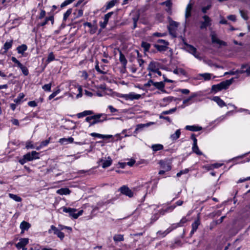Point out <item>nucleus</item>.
Masks as SVG:
<instances>
[{"label":"nucleus","mask_w":250,"mask_h":250,"mask_svg":"<svg viewBox=\"0 0 250 250\" xmlns=\"http://www.w3.org/2000/svg\"><path fill=\"white\" fill-rule=\"evenodd\" d=\"M233 81V78H231L229 80H227L225 81H223L217 84L213 85L211 87L212 92L216 93L222 89H226L229 87V86L232 83Z\"/></svg>","instance_id":"f257e3e1"},{"label":"nucleus","mask_w":250,"mask_h":250,"mask_svg":"<svg viewBox=\"0 0 250 250\" xmlns=\"http://www.w3.org/2000/svg\"><path fill=\"white\" fill-rule=\"evenodd\" d=\"M244 73H246L247 76L250 75V65L249 66L247 64H243L242 65L240 69L237 70L236 71H230L229 72H225L224 73V75L228 74L233 75Z\"/></svg>","instance_id":"f03ea898"},{"label":"nucleus","mask_w":250,"mask_h":250,"mask_svg":"<svg viewBox=\"0 0 250 250\" xmlns=\"http://www.w3.org/2000/svg\"><path fill=\"white\" fill-rule=\"evenodd\" d=\"M92 122L90 123L89 126H91L95 124L102 123L107 120V115L105 114L99 113L92 116Z\"/></svg>","instance_id":"7ed1b4c3"},{"label":"nucleus","mask_w":250,"mask_h":250,"mask_svg":"<svg viewBox=\"0 0 250 250\" xmlns=\"http://www.w3.org/2000/svg\"><path fill=\"white\" fill-rule=\"evenodd\" d=\"M62 210L64 212L69 213V215L74 219L78 218L80 216L82 215L83 213V210H80L77 213H76L77 209L63 207Z\"/></svg>","instance_id":"20e7f679"},{"label":"nucleus","mask_w":250,"mask_h":250,"mask_svg":"<svg viewBox=\"0 0 250 250\" xmlns=\"http://www.w3.org/2000/svg\"><path fill=\"white\" fill-rule=\"evenodd\" d=\"M159 44H156L154 47L159 51H166L167 48L168 42L164 40L159 39L157 41Z\"/></svg>","instance_id":"39448f33"},{"label":"nucleus","mask_w":250,"mask_h":250,"mask_svg":"<svg viewBox=\"0 0 250 250\" xmlns=\"http://www.w3.org/2000/svg\"><path fill=\"white\" fill-rule=\"evenodd\" d=\"M48 232L49 234L53 233V234L56 235L61 240H62L64 237V233L54 225L51 226Z\"/></svg>","instance_id":"423d86ee"},{"label":"nucleus","mask_w":250,"mask_h":250,"mask_svg":"<svg viewBox=\"0 0 250 250\" xmlns=\"http://www.w3.org/2000/svg\"><path fill=\"white\" fill-rule=\"evenodd\" d=\"M179 24L178 22L171 21L169 23V25L168 26V29L169 32L171 35H172L173 37H176V30L178 27Z\"/></svg>","instance_id":"0eeeda50"},{"label":"nucleus","mask_w":250,"mask_h":250,"mask_svg":"<svg viewBox=\"0 0 250 250\" xmlns=\"http://www.w3.org/2000/svg\"><path fill=\"white\" fill-rule=\"evenodd\" d=\"M203 19L204 21L200 22V28L201 29H206L207 27L210 26L211 24V20L208 16L204 15Z\"/></svg>","instance_id":"6e6552de"},{"label":"nucleus","mask_w":250,"mask_h":250,"mask_svg":"<svg viewBox=\"0 0 250 250\" xmlns=\"http://www.w3.org/2000/svg\"><path fill=\"white\" fill-rule=\"evenodd\" d=\"M210 37L212 43H216L220 45L226 46L227 43L224 41H221L217 37V35L214 31H212L210 33Z\"/></svg>","instance_id":"1a4fd4ad"},{"label":"nucleus","mask_w":250,"mask_h":250,"mask_svg":"<svg viewBox=\"0 0 250 250\" xmlns=\"http://www.w3.org/2000/svg\"><path fill=\"white\" fill-rule=\"evenodd\" d=\"M28 238H21L20 239L19 242L16 244V247L19 250L22 249L23 250H26V249L25 248V247L28 244Z\"/></svg>","instance_id":"9d476101"},{"label":"nucleus","mask_w":250,"mask_h":250,"mask_svg":"<svg viewBox=\"0 0 250 250\" xmlns=\"http://www.w3.org/2000/svg\"><path fill=\"white\" fill-rule=\"evenodd\" d=\"M120 192L130 198L133 196V192L127 186H123L119 189Z\"/></svg>","instance_id":"9b49d317"},{"label":"nucleus","mask_w":250,"mask_h":250,"mask_svg":"<svg viewBox=\"0 0 250 250\" xmlns=\"http://www.w3.org/2000/svg\"><path fill=\"white\" fill-rule=\"evenodd\" d=\"M113 14V12H110L108 13L107 14H105L104 18V21L103 22H100V26L102 28L104 29V28L109 20V19L111 17V16Z\"/></svg>","instance_id":"f8f14e48"},{"label":"nucleus","mask_w":250,"mask_h":250,"mask_svg":"<svg viewBox=\"0 0 250 250\" xmlns=\"http://www.w3.org/2000/svg\"><path fill=\"white\" fill-rule=\"evenodd\" d=\"M174 100L173 97L172 96H168L165 98H164L162 100L161 103H160V106L165 107L168 105L170 103H171L173 100Z\"/></svg>","instance_id":"ddd939ff"},{"label":"nucleus","mask_w":250,"mask_h":250,"mask_svg":"<svg viewBox=\"0 0 250 250\" xmlns=\"http://www.w3.org/2000/svg\"><path fill=\"white\" fill-rule=\"evenodd\" d=\"M153 86H154L158 90H160L162 93H167V91L165 89V84L164 82H154V83H153Z\"/></svg>","instance_id":"4468645a"},{"label":"nucleus","mask_w":250,"mask_h":250,"mask_svg":"<svg viewBox=\"0 0 250 250\" xmlns=\"http://www.w3.org/2000/svg\"><path fill=\"white\" fill-rule=\"evenodd\" d=\"M178 227H181L180 225L178 223L172 224L170 227H169L167 230L164 231V235H163V236H166L172 230Z\"/></svg>","instance_id":"2eb2a0df"},{"label":"nucleus","mask_w":250,"mask_h":250,"mask_svg":"<svg viewBox=\"0 0 250 250\" xmlns=\"http://www.w3.org/2000/svg\"><path fill=\"white\" fill-rule=\"evenodd\" d=\"M212 100L216 102L220 107L226 106V103L218 96H215Z\"/></svg>","instance_id":"dca6fc26"},{"label":"nucleus","mask_w":250,"mask_h":250,"mask_svg":"<svg viewBox=\"0 0 250 250\" xmlns=\"http://www.w3.org/2000/svg\"><path fill=\"white\" fill-rule=\"evenodd\" d=\"M93 114L94 112L92 110H84L83 112L78 113L77 117L78 118H82L88 115H93Z\"/></svg>","instance_id":"f3484780"},{"label":"nucleus","mask_w":250,"mask_h":250,"mask_svg":"<svg viewBox=\"0 0 250 250\" xmlns=\"http://www.w3.org/2000/svg\"><path fill=\"white\" fill-rule=\"evenodd\" d=\"M200 222L199 219H197L192 224V229L190 232V234L192 235L197 229Z\"/></svg>","instance_id":"a211bd4d"},{"label":"nucleus","mask_w":250,"mask_h":250,"mask_svg":"<svg viewBox=\"0 0 250 250\" xmlns=\"http://www.w3.org/2000/svg\"><path fill=\"white\" fill-rule=\"evenodd\" d=\"M160 164L162 167L165 169V171H168L171 170V167L169 162H165L163 161H160Z\"/></svg>","instance_id":"6ab92c4d"},{"label":"nucleus","mask_w":250,"mask_h":250,"mask_svg":"<svg viewBox=\"0 0 250 250\" xmlns=\"http://www.w3.org/2000/svg\"><path fill=\"white\" fill-rule=\"evenodd\" d=\"M185 129L191 131H200L202 129V127L201 126H198L196 125H186L185 127Z\"/></svg>","instance_id":"aec40b11"},{"label":"nucleus","mask_w":250,"mask_h":250,"mask_svg":"<svg viewBox=\"0 0 250 250\" xmlns=\"http://www.w3.org/2000/svg\"><path fill=\"white\" fill-rule=\"evenodd\" d=\"M73 140H74V139L72 137H70L68 138H61L59 140V142L60 143H61L62 144L66 145V144H68V143H73Z\"/></svg>","instance_id":"412c9836"},{"label":"nucleus","mask_w":250,"mask_h":250,"mask_svg":"<svg viewBox=\"0 0 250 250\" xmlns=\"http://www.w3.org/2000/svg\"><path fill=\"white\" fill-rule=\"evenodd\" d=\"M30 224L25 221H22L20 224V228L21 229V232H23L24 230H28L30 227Z\"/></svg>","instance_id":"4be33fe9"},{"label":"nucleus","mask_w":250,"mask_h":250,"mask_svg":"<svg viewBox=\"0 0 250 250\" xmlns=\"http://www.w3.org/2000/svg\"><path fill=\"white\" fill-rule=\"evenodd\" d=\"M119 61L122 64L124 67L125 68L127 61L125 55L122 53L121 51H120Z\"/></svg>","instance_id":"5701e85b"},{"label":"nucleus","mask_w":250,"mask_h":250,"mask_svg":"<svg viewBox=\"0 0 250 250\" xmlns=\"http://www.w3.org/2000/svg\"><path fill=\"white\" fill-rule=\"evenodd\" d=\"M185 48L188 52L192 55L196 52V48L190 44H185Z\"/></svg>","instance_id":"b1692460"},{"label":"nucleus","mask_w":250,"mask_h":250,"mask_svg":"<svg viewBox=\"0 0 250 250\" xmlns=\"http://www.w3.org/2000/svg\"><path fill=\"white\" fill-rule=\"evenodd\" d=\"M48 21H51L52 24H53V23H54V17H53V16H49L48 17L46 18L45 21L43 22L39 23L38 24V26H43L45 25H46V24H47Z\"/></svg>","instance_id":"393cba45"},{"label":"nucleus","mask_w":250,"mask_h":250,"mask_svg":"<svg viewBox=\"0 0 250 250\" xmlns=\"http://www.w3.org/2000/svg\"><path fill=\"white\" fill-rule=\"evenodd\" d=\"M141 97V95L136 94L134 92L129 93V100L133 101L134 100H138Z\"/></svg>","instance_id":"a878e982"},{"label":"nucleus","mask_w":250,"mask_h":250,"mask_svg":"<svg viewBox=\"0 0 250 250\" xmlns=\"http://www.w3.org/2000/svg\"><path fill=\"white\" fill-rule=\"evenodd\" d=\"M70 193V191L67 188H62L57 190V193L60 195H67Z\"/></svg>","instance_id":"bb28decb"},{"label":"nucleus","mask_w":250,"mask_h":250,"mask_svg":"<svg viewBox=\"0 0 250 250\" xmlns=\"http://www.w3.org/2000/svg\"><path fill=\"white\" fill-rule=\"evenodd\" d=\"M17 66L18 67H19L21 69V70L22 73L24 74V75L27 76L28 75V74H29L28 70L26 66H24L21 62L20 63H19L17 65Z\"/></svg>","instance_id":"cd10ccee"},{"label":"nucleus","mask_w":250,"mask_h":250,"mask_svg":"<svg viewBox=\"0 0 250 250\" xmlns=\"http://www.w3.org/2000/svg\"><path fill=\"white\" fill-rule=\"evenodd\" d=\"M192 9V4L189 3L188 4L186 9L185 18L186 19L188 18L191 16V11Z\"/></svg>","instance_id":"c85d7f7f"},{"label":"nucleus","mask_w":250,"mask_h":250,"mask_svg":"<svg viewBox=\"0 0 250 250\" xmlns=\"http://www.w3.org/2000/svg\"><path fill=\"white\" fill-rule=\"evenodd\" d=\"M148 124H140L137 125L134 133L137 134L139 131H141L144 127L148 126Z\"/></svg>","instance_id":"c756f323"},{"label":"nucleus","mask_w":250,"mask_h":250,"mask_svg":"<svg viewBox=\"0 0 250 250\" xmlns=\"http://www.w3.org/2000/svg\"><path fill=\"white\" fill-rule=\"evenodd\" d=\"M27 49V47L25 44H22L19 46L17 48L18 53L19 54H23Z\"/></svg>","instance_id":"7c9ffc66"},{"label":"nucleus","mask_w":250,"mask_h":250,"mask_svg":"<svg viewBox=\"0 0 250 250\" xmlns=\"http://www.w3.org/2000/svg\"><path fill=\"white\" fill-rule=\"evenodd\" d=\"M13 44V41L10 40L9 42H6L3 45V49H4V53H6L8 50L11 48Z\"/></svg>","instance_id":"2f4dec72"},{"label":"nucleus","mask_w":250,"mask_h":250,"mask_svg":"<svg viewBox=\"0 0 250 250\" xmlns=\"http://www.w3.org/2000/svg\"><path fill=\"white\" fill-rule=\"evenodd\" d=\"M180 134V129H177L174 134L171 135L170 139L173 141L176 140L179 138Z\"/></svg>","instance_id":"473e14b6"},{"label":"nucleus","mask_w":250,"mask_h":250,"mask_svg":"<svg viewBox=\"0 0 250 250\" xmlns=\"http://www.w3.org/2000/svg\"><path fill=\"white\" fill-rule=\"evenodd\" d=\"M151 147L153 151L156 152L159 150H162L164 148V146L161 144H155L152 145Z\"/></svg>","instance_id":"72a5a7b5"},{"label":"nucleus","mask_w":250,"mask_h":250,"mask_svg":"<svg viewBox=\"0 0 250 250\" xmlns=\"http://www.w3.org/2000/svg\"><path fill=\"white\" fill-rule=\"evenodd\" d=\"M192 149L193 152L198 155H201L203 154L202 152L199 149V147L197 146V143L193 144Z\"/></svg>","instance_id":"f704fd0d"},{"label":"nucleus","mask_w":250,"mask_h":250,"mask_svg":"<svg viewBox=\"0 0 250 250\" xmlns=\"http://www.w3.org/2000/svg\"><path fill=\"white\" fill-rule=\"evenodd\" d=\"M9 197L13 199V200L15 201L16 202H21L22 201V199L21 197L12 193H9L8 194Z\"/></svg>","instance_id":"c9c22d12"},{"label":"nucleus","mask_w":250,"mask_h":250,"mask_svg":"<svg viewBox=\"0 0 250 250\" xmlns=\"http://www.w3.org/2000/svg\"><path fill=\"white\" fill-rule=\"evenodd\" d=\"M147 69L152 72L156 71L157 68L155 62H151L149 64Z\"/></svg>","instance_id":"e433bc0d"},{"label":"nucleus","mask_w":250,"mask_h":250,"mask_svg":"<svg viewBox=\"0 0 250 250\" xmlns=\"http://www.w3.org/2000/svg\"><path fill=\"white\" fill-rule=\"evenodd\" d=\"M112 162V161L110 157H108L107 160L104 161L102 167L103 168H106L109 167L111 165Z\"/></svg>","instance_id":"4c0bfd02"},{"label":"nucleus","mask_w":250,"mask_h":250,"mask_svg":"<svg viewBox=\"0 0 250 250\" xmlns=\"http://www.w3.org/2000/svg\"><path fill=\"white\" fill-rule=\"evenodd\" d=\"M141 46L144 48L145 52H147L148 51L150 47V44L146 42H142Z\"/></svg>","instance_id":"58836bf2"},{"label":"nucleus","mask_w":250,"mask_h":250,"mask_svg":"<svg viewBox=\"0 0 250 250\" xmlns=\"http://www.w3.org/2000/svg\"><path fill=\"white\" fill-rule=\"evenodd\" d=\"M113 240L116 242L123 241L124 240V235L122 234H116L113 237Z\"/></svg>","instance_id":"ea45409f"},{"label":"nucleus","mask_w":250,"mask_h":250,"mask_svg":"<svg viewBox=\"0 0 250 250\" xmlns=\"http://www.w3.org/2000/svg\"><path fill=\"white\" fill-rule=\"evenodd\" d=\"M25 95L23 93H20L17 98L15 99L14 101L16 104H20L21 100L24 97Z\"/></svg>","instance_id":"a19ab883"},{"label":"nucleus","mask_w":250,"mask_h":250,"mask_svg":"<svg viewBox=\"0 0 250 250\" xmlns=\"http://www.w3.org/2000/svg\"><path fill=\"white\" fill-rule=\"evenodd\" d=\"M161 4L162 5H166L168 8V9L167 10V11H170L171 7L172 5V2L171 1V0H167L164 2H162Z\"/></svg>","instance_id":"79ce46f5"},{"label":"nucleus","mask_w":250,"mask_h":250,"mask_svg":"<svg viewBox=\"0 0 250 250\" xmlns=\"http://www.w3.org/2000/svg\"><path fill=\"white\" fill-rule=\"evenodd\" d=\"M173 73L175 74L186 75V71L182 68H177L173 70Z\"/></svg>","instance_id":"37998d69"},{"label":"nucleus","mask_w":250,"mask_h":250,"mask_svg":"<svg viewBox=\"0 0 250 250\" xmlns=\"http://www.w3.org/2000/svg\"><path fill=\"white\" fill-rule=\"evenodd\" d=\"M116 2H117L116 0H112L110 1H109L107 4L106 9H109L112 8L115 5Z\"/></svg>","instance_id":"c03bdc74"},{"label":"nucleus","mask_w":250,"mask_h":250,"mask_svg":"<svg viewBox=\"0 0 250 250\" xmlns=\"http://www.w3.org/2000/svg\"><path fill=\"white\" fill-rule=\"evenodd\" d=\"M55 60V56L53 54V52H50L47 57V59L46 62L47 63H49L50 62L54 61Z\"/></svg>","instance_id":"a18cd8bd"},{"label":"nucleus","mask_w":250,"mask_h":250,"mask_svg":"<svg viewBox=\"0 0 250 250\" xmlns=\"http://www.w3.org/2000/svg\"><path fill=\"white\" fill-rule=\"evenodd\" d=\"M42 88L44 91L50 92L51 91V83H50L44 84V85L42 86Z\"/></svg>","instance_id":"49530a36"},{"label":"nucleus","mask_w":250,"mask_h":250,"mask_svg":"<svg viewBox=\"0 0 250 250\" xmlns=\"http://www.w3.org/2000/svg\"><path fill=\"white\" fill-rule=\"evenodd\" d=\"M72 13V9H68L63 15V20L65 21Z\"/></svg>","instance_id":"de8ad7c7"},{"label":"nucleus","mask_w":250,"mask_h":250,"mask_svg":"<svg viewBox=\"0 0 250 250\" xmlns=\"http://www.w3.org/2000/svg\"><path fill=\"white\" fill-rule=\"evenodd\" d=\"M140 17V14L139 12H135L132 17L133 22H137Z\"/></svg>","instance_id":"09e8293b"},{"label":"nucleus","mask_w":250,"mask_h":250,"mask_svg":"<svg viewBox=\"0 0 250 250\" xmlns=\"http://www.w3.org/2000/svg\"><path fill=\"white\" fill-rule=\"evenodd\" d=\"M176 110V108L175 107L173 108H171L168 110L164 111L162 112V114H163V115L170 114L174 113Z\"/></svg>","instance_id":"8fccbe9b"},{"label":"nucleus","mask_w":250,"mask_h":250,"mask_svg":"<svg viewBox=\"0 0 250 250\" xmlns=\"http://www.w3.org/2000/svg\"><path fill=\"white\" fill-rule=\"evenodd\" d=\"M30 154L33 160L39 159V153L36 151H32Z\"/></svg>","instance_id":"3c124183"},{"label":"nucleus","mask_w":250,"mask_h":250,"mask_svg":"<svg viewBox=\"0 0 250 250\" xmlns=\"http://www.w3.org/2000/svg\"><path fill=\"white\" fill-rule=\"evenodd\" d=\"M189 169L188 168H186L184 170H180L179 172L177 173V177H180L182 174H187L188 172Z\"/></svg>","instance_id":"603ef678"},{"label":"nucleus","mask_w":250,"mask_h":250,"mask_svg":"<svg viewBox=\"0 0 250 250\" xmlns=\"http://www.w3.org/2000/svg\"><path fill=\"white\" fill-rule=\"evenodd\" d=\"M75 0H65L64 2H63L61 5V7L62 8V7H64L66 6H67V5L71 3L72 2H73Z\"/></svg>","instance_id":"864d4df0"},{"label":"nucleus","mask_w":250,"mask_h":250,"mask_svg":"<svg viewBox=\"0 0 250 250\" xmlns=\"http://www.w3.org/2000/svg\"><path fill=\"white\" fill-rule=\"evenodd\" d=\"M229 113V112H228L225 115H223L219 117L216 120H215L214 122H217V123L222 122L226 119V116Z\"/></svg>","instance_id":"5fc2aeb1"},{"label":"nucleus","mask_w":250,"mask_h":250,"mask_svg":"<svg viewBox=\"0 0 250 250\" xmlns=\"http://www.w3.org/2000/svg\"><path fill=\"white\" fill-rule=\"evenodd\" d=\"M229 113V112H228L225 115H223L219 117L216 120H215L214 122H217V123L222 122L226 119V116Z\"/></svg>","instance_id":"6e6d98bb"},{"label":"nucleus","mask_w":250,"mask_h":250,"mask_svg":"<svg viewBox=\"0 0 250 250\" xmlns=\"http://www.w3.org/2000/svg\"><path fill=\"white\" fill-rule=\"evenodd\" d=\"M95 68L96 69V70L100 74H106V72L104 71V70H101L100 67H99V66L98 65V62L97 63L96 65H95Z\"/></svg>","instance_id":"4d7b16f0"},{"label":"nucleus","mask_w":250,"mask_h":250,"mask_svg":"<svg viewBox=\"0 0 250 250\" xmlns=\"http://www.w3.org/2000/svg\"><path fill=\"white\" fill-rule=\"evenodd\" d=\"M60 92V89H58L56 91L53 92L48 97L49 100H51L54 97H55L58 94H59Z\"/></svg>","instance_id":"13d9d810"},{"label":"nucleus","mask_w":250,"mask_h":250,"mask_svg":"<svg viewBox=\"0 0 250 250\" xmlns=\"http://www.w3.org/2000/svg\"><path fill=\"white\" fill-rule=\"evenodd\" d=\"M223 165V164H219V163H215L212 165H210V168H217L220 167Z\"/></svg>","instance_id":"bf43d9fd"},{"label":"nucleus","mask_w":250,"mask_h":250,"mask_svg":"<svg viewBox=\"0 0 250 250\" xmlns=\"http://www.w3.org/2000/svg\"><path fill=\"white\" fill-rule=\"evenodd\" d=\"M25 159L27 160V161H31L33 160L30 153H28L24 155Z\"/></svg>","instance_id":"052dcab7"},{"label":"nucleus","mask_w":250,"mask_h":250,"mask_svg":"<svg viewBox=\"0 0 250 250\" xmlns=\"http://www.w3.org/2000/svg\"><path fill=\"white\" fill-rule=\"evenodd\" d=\"M188 221V219L186 218V217H183L180 221L178 223L180 225V227H182L183 226V225L186 223Z\"/></svg>","instance_id":"680f3d73"},{"label":"nucleus","mask_w":250,"mask_h":250,"mask_svg":"<svg viewBox=\"0 0 250 250\" xmlns=\"http://www.w3.org/2000/svg\"><path fill=\"white\" fill-rule=\"evenodd\" d=\"M90 135L91 136H92V137H97V138H102V137H104L103 134H101L97 133H95V132L91 133L90 134Z\"/></svg>","instance_id":"e2e57ef3"},{"label":"nucleus","mask_w":250,"mask_h":250,"mask_svg":"<svg viewBox=\"0 0 250 250\" xmlns=\"http://www.w3.org/2000/svg\"><path fill=\"white\" fill-rule=\"evenodd\" d=\"M26 148L27 149L34 148V146L31 141H27L26 143Z\"/></svg>","instance_id":"0e129e2a"},{"label":"nucleus","mask_w":250,"mask_h":250,"mask_svg":"<svg viewBox=\"0 0 250 250\" xmlns=\"http://www.w3.org/2000/svg\"><path fill=\"white\" fill-rule=\"evenodd\" d=\"M160 215H159L158 214H155L151 217V223H152L153 222L156 221L159 218Z\"/></svg>","instance_id":"69168bd1"},{"label":"nucleus","mask_w":250,"mask_h":250,"mask_svg":"<svg viewBox=\"0 0 250 250\" xmlns=\"http://www.w3.org/2000/svg\"><path fill=\"white\" fill-rule=\"evenodd\" d=\"M50 139L49 138L47 140H44V141H42L41 143V146H42V147H44V146H46L48 145V144L50 142Z\"/></svg>","instance_id":"338daca9"},{"label":"nucleus","mask_w":250,"mask_h":250,"mask_svg":"<svg viewBox=\"0 0 250 250\" xmlns=\"http://www.w3.org/2000/svg\"><path fill=\"white\" fill-rule=\"evenodd\" d=\"M202 76L205 80H209L211 78V75L209 73H205L202 75Z\"/></svg>","instance_id":"774afa93"}]
</instances>
